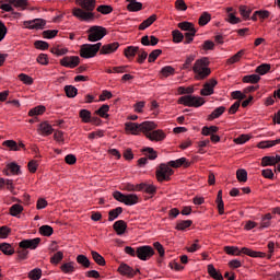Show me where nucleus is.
<instances>
[{"label": "nucleus", "mask_w": 280, "mask_h": 280, "mask_svg": "<svg viewBox=\"0 0 280 280\" xmlns=\"http://www.w3.org/2000/svg\"><path fill=\"white\" fill-rule=\"evenodd\" d=\"M75 5L72 10V15L75 16L79 21H84L85 23H91L95 21V7L97 5L96 0H74Z\"/></svg>", "instance_id": "nucleus-1"}, {"label": "nucleus", "mask_w": 280, "mask_h": 280, "mask_svg": "<svg viewBox=\"0 0 280 280\" xmlns=\"http://www.w3.org/2000/svg\"><path fill=\"white\" fill-rule=\"evenodd\" d=\"M209 65H211L209 57H201L195 61L192 66L195 80H207V78L211 75V68H209Z\"/></svg>", "instance_id": "nucleus-2"}, {"label": "nucleus", "mask_w": 280, "mask_h": 280, "mask_svg": "<svg viewBox=\"0 0 280 280\" xmlns=\"http://www.w3.org/2000/svg\"><path fill=\"white\" fill-rule=\"evenodd\" d=\"M224 252L226 253V255H232V256H235V257H240V255H247L248 257H254V258H262V257H266V254L261 253V252H256V250H253L250 248H247V247H243L240 249V247L237 246H225L224 247Z\"/></svg>", "instance_id": "nucleus-3"}, {"label": "nucleus", "mask_w": 280, "mask_h": 280, "mask_svg": "<svg viewBox=\"0 0 280 280\" xmlns=\"http://www.w3.org/2000/svg\"><path fill=\"white\" fill-rule=\"evenodd\" d=\"M177 104L188 106L189 108H200V106L205 104V98L200 96L185 95L178 98Z\"/></svg>", "instance_id": "nucleus-4"}, {"label": "nucleus", "mask_w": 280, "mask_h": 280, "mask_svg": "<svg viewBox=\"0 0 280 280\" xmlns=\"http://www.w3.org/2000/svg\"><path fill=\"white\" fill-rule=\"evenodd\" d=\"M100 49H102V43L84 44L80 48V56L81 58H85V59L95 58Z\"/></svg>", "instance_id": "nucleus-5"}, {"label": "nucleus", "mask_w": 280, "mask_h": 280, "mask_svg": "<svg viewBox=\"0 0 280 280\" xmlns=\"http://www.w3.org/2000/svg\"><path fill=\"white\" fill-rule=\"evenodd\" d=\"M113 198H115L118 202H122L127 207H132V205H137L139 202V196L135 194L125 195L119 190L113 192Z\"/></svg>", "instance_id": "nucleus-6"}, {"label": "nucleus", "mask_w": 280, "mask_h": 280, "mask_svg": "<svg viewBox=\"0 0 280 280\" xmlns=\"http://www.w3.org/2000/svg\"><path fill=\"white\" fill-rule=\"evenodd\" d=\"M88 40L90 43H97V40H102L106 36L107 31L104 26L94 25L88 30Z\"/></svg>", "instance_id": "nucleus-7"}, {"label": "nucleus", "mask_w": 280, "mask_h": 280, "mask_svg": "<svg viewBox=\"0 0 280 280\" xmlns=\"http://www.w3.org/2000/svg\"><path fill=\"white\" fill-rule=\"evenodd\" d=\"M174 174V170L170 166V164H160L159 168L155 172V176L159 183H163V180H170V177Z\"/></svg>", "instance_id": "nucleus-8"}, {"label": "nucleus", "mask_w": 280, "mask_h": 280, "mask_svg": "<svg viewBox=\"0 0 280 280\" xmlns=\"http://www.w3.org/2000/svg\"><path fill=\"white\" fill-rule=\"evenodd\" d=\"M137 257L141 261H148V259L154 257V248L150 245L140 246L137 248Z\"/></svg>", "instance_id": "nucleus-9"}, {"label": "nucleus", "mask_w": 280, "mask_h": 280, "mask_svg": "<svg viewBox=\"0 0 280 280\" xmlns=\"http://www.w3.org/2000/svg\"><path fill=\"white\" fill-rule=\"evenodd\" d=\"M215 86H218V80L210 79L203 84V88L200 90V95H202L203 97H209V95H213Z\"/></svg>", "instance_id": "nucleus-10"}, {"label": "nucleus", "mask_w": 280, "mask_h": 280, "mask_svg": "<svg viewBox=\"0 0 280 280\" xmlns=\"http://www.w3.org/2000/svg\"><path fill=\"white\" fill-rule=\"evenodd\" d=\"M61 67H66L68 69H75L78 65H80V57L78 56H70V57H63L60 59Z\"/></svg>", "instance_id": "nucleus-11"}, {"label": "nucleus", "mask_w": 280, "mask_h": 280, "mask_svg": "<svg viewBox=\"0 0 280 280\" xmlns=\"http://www.w3.org/2000/svg\"><path fill=\"white\" fill-rule=\"evenodd\" d=\"M40 244V238H31V240H23L19 243L20 248H30V250H36L38 245Z\"/></svg>", "instance_id": "nucleus-12"}, {"label": "nucleus", "mask_w": 280, "mask_h": 280, "mask_svg": "<svg viewBox=\"0 0 280 280\" xmlns=\"http://www.w3.org/2000/svg\"><path fill=\"white\" fill-rule=\"evenodd\" d=\"M47 23L43 19H35L24 22V27L27 30H43Z\"/></svg>", "instance_id": "nucleus-13"}, {"label": "nucleus", "mask_w": 280, "mask_h": 280, "mask_svg": "<svg viewBox=\"0 0 280 280\" xmlns=\"http://www.w3.org/2000/svg\"><path fill=\"white\" fill-rule=\"evenodd\" d=\"M116 49H119V43L114 42L110 44H105L101 46L100 54L101 56H108L109 54H115Z\"/></svg>", "instance_id": "nucleus-14"}, {"label": "nucleus", "mask_w": 280, "mask_h": 280, "mask_svg": "<svg viewBox=\"0 0 280 280\" xmlns=\"http://www.w3.org/2000/svg\"><path fill=\"white\" fill-rule=\"evenodd\" d=\"M118 272L120 275H122V277H128V278H132L137 275V272H139V269H132L130 266L126 265V264H121L118 267Z\"/></svg>", "instance_id": "nucleus-15"}, {"label": "nucleus", "mask_w": 280, "mask_h": 280, "mask_svg": "<svg viewBox=\"0 0 280 280\" xmlns=\"http://www.w3.org/2000/svg\"><path fill=\"white\" fill-rule=\"evenodd\" d=\"M159 125L154 121H143L140 124V132H143L145 137L152 132V130H156Z\"/></svg>", "instance_id": "nucleus-16"}, {"label": "nucleus", "mask_w": 280, "mask_h": 280, "mask_svg": "<svg viewBox=\"0 0 280 280\" xmlns=\"http://www.w3.org/2000/svg\"><path fill=\"white\" fill-rule=\"evenodd\" d=\"M37 132L38 135H42V137H49V135L54 133V127H51L49 122L44 121L39 124Z\"/></svg>", "instance_id": "nucleus-17"}, {"label": "nucleus", "mask_w": 280, "mask_h": 280, "mask_svg": "<svg viewBox=\"0 0 280 280\" xmlns=\"http://www.w3.org/2000/svg\"><path fill=\"white\" fill-rule=\"evenodd\" d=\"M167 136L165 135V132L162 129H158V130H153L150 133H147V139H149V141H163Z\"/></svg>", "instance_id": "nucleus-18"}, {"label": "nucleus", "mask_w": 280, "mask_h": 280, "mask_svg": "<svg viewBox=\"0 0 280 280\" xmlns=\"http://www.w3.org/2000/svg\"><path fill=\"white\" fill-rule=\"evenodd\" d=\"M191 162L187 158H180L174 161L168 162L170 167L178 168V167H189Z\"/></svg>", "instance_id": "nucleus-19"}, {"label": "nucleus", "mask_w": 280, "mask_h": 280, "mask_svg": "<svg viewBox=\"0 0 280 280\" xmlns=\"http://www.w3.org/2000/svg\"><path fill=\"white\" fill-rule=\"evenodd\" d=\"M125 130L129 135L137 136V135L141 133V129H140V124L139 122H126L125 124Z\"/></svg>", "instance_id": "nucleus-20"}, {"label": "nucleus", "mask_w": 280, "mask_h": 280, "mask_svg": "<svg viewBox=\"0 0 280 280\" xmlns=\"http://www.w3.org/2000/svg\"><path fill=\"white\" fill-rule=\"evenodd\" d=\"M277 163H280V155L264 156L262 160H261V166L262 167L277 165Z\"/></svg>", "instance_id": "nucleus-21"}, {"label": "nucleus", "mask_w": 280, "mask_h": 280, "mask_svg": "<svg viewBox=\"0 0 280 280\" xmlns=\"http://www.w3.org/2000/svg\"><path fill=\"white\" fill-rule=\"evenodd\" d=\"M113 229L116 231L117 235H124L126 229H128V223L124 220H118L114 223Z\"/></svg>", "instance_id": "nucleus-22"}, {"label": "nucleus", "mask_w": 280, "mask_h": 280, "mask_svg": "<svg viewBox=\"0 0 280 280\" xmlns=\"http://www.w3.org/2000/svg\"><path fill=\"white\" fill-rule=\"evenodd\" d=\"M280 144V138L276 139V140H265V141H260L257 144V148H259V150H266L268 148H275V145H279Z\"/></svg>", "instance_id": "nucleus-23"}, {"label": "nucleus", "mask_w": 280, "mask_h": 280, "mask_svg": "<svg viewBox=\"0 0 280 280\" xmlns=\"http://www.w3.org/2000/svg\"><path fill=\"white\" fill-rule=\"evenodd\" d=\"M139 191H144V194L154 195L156 194V186L154 184H139Z\"/></svg>", "instance_id": "nucleus-24"}, {"label": "nucleus", "mask_w": 280, "mask_h": 280, "mask_svg": "<svg viewBox=\"0 0 280 280\" xmlns=\"http://www.w3.org/2000/svg\"><path fill=\"white\" fill-rule=\"evenodd\" d=\"M244 54H246V50H238L235 55L226 60V65H235L236 62H240V60H242V58L244 57Z\"/></svg>", "instance_id": "nucleus-25"}, {"label": "nucleus", "mask_w": 280, "mask_h": 280, "mask_svg": "<svg viewBox=\"0 0 280 280\" xmlns=\"http://www.w3.org/2000/svg\"><path fill=\"white\" fill-rule=\"evenodd\" d=\"M225 112H226V107H224V106L217 107V108L208 116V119H209L210 121H213V119H218L219 117H222V115H224Z\"/></svg>", "instance_id": "nucleus-26"}, {"label": "nucleus", "mask_w": 280, "mask_h": 280, "mask_svg": "<svg viewBox=\"0 0 280 280\" xmlns=\"http://www.w3.org/2000/svg\"><path fill=\"white\" fill-rule=\"evenodd\" d=\"M79 117L83 124H91L94 119L91 117V110L89 109H81L79 112Z\"/></svg>", "instance_id": "nucleus-27"}, {"label": "nucleus", "mask_w": 280, "mask_h": 280, "mask_svg": "<svg viewBox=\"0 0 280 280\" xmlns=\"http://www.w3.org/2000/svg\"><path fill=\"white\" fill-rule=\"evenodd\" d=\"M208 275H210L214 280H224L222 273L220 271H217L213 265H208Z\"/></svg>", "instance_id": "nucleus-28"}, {"label": "nucleus", "mask_w": 280, "mask_h": 280, "mask_svg": "<svg viewBox=\"0 0 280 280\" xmlns=\"http://www.w3.org/2000/svg\"><path fill=\"white\" fill-rule=\"evenodd\" d=\"M259 80H261V77H259V74H249V75L243 77L242 79L244 84H257Z\"/></svg>", "instance_id": "nucleus-29"}, {"label": "nucleus", "mask_w": 280, "mask_h": 280, "mask_svg": "<svg viewBox=\"0 0 280 280\" xmlns=\"http://www.w3.org/2000/svg\"><path fill=\"white\" fill-rule=\"evenodd\" d=\"M60 270L65 275H71L72 272H75V262H73V261L66 262V264L61 265Z\"/></svg>", "instance_id": "nucleus-30"}, {"label": "nucleus", "mask_w": 280, "mask_h": 280, "mask_svg": "<svg viewBox=\"0 0 280 280\" xmlns=\"http://www.w3.org/2000/svg\"><path fill=\"white\" fill-rule=\"evenodd\" d=\"M124 213V208L117 207L116 209H113L108 212V221L113 222L119 218Z\"/></svg>", "instance_id": "nucleus-31"}, {"label": "nucleus", "mask_w": 280, "mask_h": 280, "mask_svg": "<svg viewBox=\"0 0 280 280\" xmlns=\"http://www.w3.org/2000/svg\"><path fill=\"white\" fill-rule=\"evenodd\" d=\"M155 21H156V14H152L139 25L138 30L140 31L148 30V27H150V25H152Z\"/></svg>", "instance_id": "nucleus-32"}, {"label": "nucleus", "mask_w": 280, "mask_h": 280, "mask_svg": "<svg viewBox=\"0 0 280 280\" xmlns=\"http://www.w3.org/2000/svg\"><path fill=\"white\" fill-rule=\"evenodd\" d=\"M50 51L54 56H66V54H69V49L61 45L54 46Z\"/></svg>", "instance_id": "nucleus-33"}, {"label": "nucleus", "mask_w": 280, "mask_h": 280, "mask_svg": "<svg viewBox=\"0 0 280 280\" xmlns=\"http://www.w3.org/2000/svg\"><path fill=\"white\" fill-rule=\"evenodd\" d=\"M218 130H220V128H218V126H205L201 129V135L203 137H211L212 135H215V132H218Z\"/></svg>", "instance_id": "nucleus-34"}, {"label": "nucleus", "mask_w": 280, "mask_h": 280, "mask_svg": "<svg viewBox=\"0 0 280 280\" xmlns=\"http://www.w3.org/2000/svg\"><path fill=\"white\" fill-rule=\"evenodd\" d=\"M215 202H217L219 215H224V200H222V190L218 191Z\"/></svg>", "instance_id": "nucleus-35"}, {"label": "nucleus", "mask_w": 280, "mask_h": 280, "mask_svg": "<svg viewBox=\"0 0 280 280\" xmlns=\"http://www.w3.org/2000/svg\"><path fill=\"white\" fill-rule=\"evenodd\" d=\"M238 11L244 21H248V19H250V14H253V9L246 5H241Z\"/></svg>", "instance_id": "nucleus-36"}, {"label": "nucleus", "mask_w": 280, "mask_h": 280, "mask_svg": "<svg viewBox=\"0 0 280 280\" xmlns=\"http://www.w3.org/2000/svg\"><path fill=\"white\" fill-rule=\"evenodd\" d=\"M128 12H141L143 10V3L131 1L129 2V5H127Z\"/></svg>", "instance_id": "nucleus-37"}, {"label": "nucleus", "mask_w": 280, "mask_h": 280, "mask_svg": "<svg viewBox=\"0 0 280 280\" xmlns=\"http://www.w3.org/2000/svg\"><path fill=\"white\" fill-rule=\"evenodd\" d=\"M176 73V69L172 66H165L161 69L160 74L162 78H170V75H174Z\"/></svg>", "instance_id": "nucleus-38"}, {"label": "nucleus", "mask_w": 280, "mask_h": 280, "mask_svg": "<svg viewBox=\"0 0 280 280\" xmlns=\"http://www.w3.org/2000/svg\"><path fill=\"white\" fill-rule=\"evenodd\" d=\"M108 110H110V106L102 105L95 113L96 115H98V117H102L103 119H108Z\"/></svg>", "instance_id": "nucleus-39"}, {"label": "nucleus", "mask_w": 280, "mask_h": 280, "mask_svg": "<svg viewBox=\"0 0 280 280\" xmlns=\"http://www.w3.org/2000/svg\"><path fill=\"white\" fill-rule=\"evenodd\" d=\"M210 21H211V14L209 12H203L199 16L198 24L200 25V27H205V25L210 23Z\"/></svg>", "instance_id": "nucleus-40"}, {"label": "nucleus", "mask_w": 280, "mask_h": 280, "mask_svg": "<svg viewBox=\"0 0 280 280\" xmlns=\"http://www.w3.org/2000/svg\"><path fill=\"white\" fill-rule=\"evenodd\" d=\"M91 255L97 266H106V259H104V257L101 256L100 253L92 250Z\"/></svg>", "instance_id": "nucleus-41"}, {"label": "nucleus", "mask_w": 280, "mask_h": 280, "mask_svg": "<svg viewBox=\"0 0 280 280\" xmlns=\"http://www.w3.org/2000/svg\"><path fill=\"white\" fill-rule=\"evenodd\" d=\"M21 213H23V207L21 205L14 203L10 208V215H12L13 218H18L19 215H21Z\"/></svg>", "instance_id": "nucleus-42"}, {"label": "nucleus", "mask_w": 280, "mask_h": 280, "mask_svg": "<svg viewBox=\"0 0 280 280\" xmlns=\"http://www.w3.org/2000/svg\"><path fill=\"white\" fill-rule=\"evenodd\" d=\"M77 262L83 266V268H91V260L85 255H78Z\"/></svg>", "instance_id": "nucleus-43"}, {"label": "nucleus", "mask_w": 280, "mask_h": 280, "mask_svg": "<svg viewBox=\"0 0 280 280\" xmlns=\"http://www.w3.org/2000/svg\"><path fill=\"white\" fill-rule=\"evenodd\" d=\"M236 178L238 183H246L248 180V172L244 168H240L236 171Z\"/></svg>", "instance_id": "nucleus-44"}, {"label": "nucleus", "mask_w": 280, "mask_h": 280, "mask_svg": "<svg viewBox=\"0 0 280 280\" xmlns=\"http://www.w3.org/2000/svg\"><path fill=\"white\" fill-rule=\"evenodd\" d=\"M40 235H44V237H51L54 235V228L50 225H42L39 228Z\"/></svg>", "instance_id": "nucleus-45"}, {"label": "nucleus", "mask_w": 280, "mask_h": 280, "mask_svg": "<svg viewBox=\"0 0 280 280\" xmlns=\"http://www.w3.org/2000/svg\"><path fill=\"white\" fill-rule=\"evenodd\" d=\"M139 51V46H129L125 49L126 58H135Z\"/></svg>", "instance_id": "nucleus-46"}, {"label": "nucleus", "mask_w": 280, "mask_h": 280, "mask_svg": "<svg viewBox=\"0 0 280 280\" xmlns=\"http://www.w3.org/2000/svg\"><path fill=\"white\" fill-rule=\"evenodd\" d=\"M45 110H46L45 106L43 105L36 106L28 112V117H36L38 115H43Z\"/></svg>", "instance_id": "nucleus-47"}, {"label": "nucleus", "mask_w": 280, "mask_h": 280, "mask_svg": "<svg viewBox=\"0 0 280 280\" xmlns=\"http://www.w3.org/2000/svg\"><path fill=\"white\" fill-rule=\"evenodd\" d=\"M194 60H196V55H188L185 59V62L182 66V69L184 71L191 69V65H192Z\"/></svg>", "instance_id": "nucleus-48"}, {"label": "nucleus", "mask_w": 280, "mask_h": 280, "mask_svg": "<svg viewBox=\"0 0 280 280\" xmlns=\"http://www.w3.org/2000/svg\"><path fill=\"white\" fill-rule=\"evenodd\" d=\"M8 170L11 172V176H19L21 174V166L14 162L7 164Z\"/></svg>", "instance_id": "nucleus-49"}, {"label": "nucleus", "mask_w": 280, "mask_h": 280, "mask_svg": "<svg viewBox=\"0 0 280 280\" xmlns=\"http://www.w3.org/2000/svg\"><path fill=\"white\" fill-rule=\"evenodd\" d=\"M43 277V270L40 268H35L28 272V279L39 280Z\"/></svg>", "instance_id": "nucleus-50"}, {"label": "nucleus", "mask_w": 280, "mask_h": 280, "mask_svg": "<svg viewBox=\"0 0 280 280\" xmlns=\"http://www.w3.org/2000/svg\"><path fill=\"white\" fill-rule=\"evenodd\" d=\"M194 222L191 220L178 221L175 229L176 231H185V229H189Z\"/></svg>", "instance_id": "nucleus-51"}, {"label": "nucleus", "mask_w": 280, "mask_h": 280, "mask_svg": "<svg viewBox=\"0 0 280 280\" xmlns=\"http://www.w3.org/2000/svg\"><path fill=\"white\" fill-rule=\"evenodd\" d=\"M2 145H4L5 148H9L13 152H19L20 150L19 143H16V141L14 140H5L2 142Z\"/></svg>", "instance_id": "nucleus-52"}, {"label": "nucleus", "mask_w": 280, "mask_h": 280, "mask_svg": "<svg viewBox=\"0 0 280 280\" xmlns=\"http://www.w3.org/2000/svg\"><path fill=\"white\" fill-rule=\"evenodd\" d=\"M177 27L183 32H190L191 30H196L194 23L191 22H180L177 24Z\"/></svg>", "instance_id": "nucleus-53"}, {"label": "nucleus", "mask_w": 280, "mask_h": 280, "mask_svg": "<svg viewBox=\"0 0 280 280\" xmlns=\"http://www.w3.org/2000/svg\"><path fill=\"white\" fill-rule=\"evenodd\" d=\"M0 250L1 253H3V255H12L14 253V249L12 248V245H10V243H1Z\"/></svg>", "instance_id": "nucleus-54"}, {"label": "nucleus", "mask_w": 280, "mask_h": 280, "mask_svg": "<svg viewBox=\"0 0 280 280\" xmlns=\"http://www.w3.org/2000/svg\"><path fill=\"white\" fill-rule=\"evenodd\" d=\"M270 63H261L256 68V73H258V75H266V73L270 71Z\"/></svg>", "instance_id": "nucleus-55"}, {"label": "nucleus", "mask_w": 280, "mask_h": 280, "mask_svg": "<svg viewBox=\"0 0 280 280\" xmlns=\"http://www.w3.org/2000/svg\"><path fill=\"white\" fill-rule=\"evenodd\" d=\"M200 49L202 51H213L215 49V43L213 40H205L203 44L200 46Z\"/></svg>", "instance_id": "nucleus-56"}, {"label": "nucleus", "mask_w": 280, "mask_h": 280, "mask_svg": "<svg viewBox=\"0 0 280 280\" xmlns=\"http://www.w3.org/2000/svg\"><path fill=\"white\" fill-rule=\"evenodd\" d=\"M19 80L23 82V84H26L27 86H32V84H34V79L25 73L19 74Z\"/></svg>", "instance_id": "nucleus-57"}, {"label": "nucleus", "mask_w": 280, "mask_h": 280, "mask_svg": "<svg viewBox=\"0 0 280 280\" xmlns=\"http://www.w3.org/2000/svg\"><path fill=\"white\" fill-rule=\"evenodd\" d=\"M142 152H148V158L150 161H155V159H158L159 156V153H156V151L154 150V148H150V147H147L144 149H142Z\"/></svg>", "instance_id": "nucleus-58"}, {"label": "nucleus", "mask_w": 280, "mask_h": 280, "mask_svg": "<svg viewBox=\"0 0 280 280\" xmlns=\"http://www.w3.org/2000/svg\"><path fill=\"white\" fill-rule=\"evenodd\" d=\"M65 92L67 97H75V95H78V89L73 85H66Z\"/></svg>", "instance_id": "nucleus-59"}, {"label": "nucleus", "mask_w": 280, "mask_h": 280, "mask_svg": "<svg viewBox=\"0 0 280 280\" xmlns=\"http://www.w3.org/2000/svg\"><path fill=\"white\" fill-rule=\"evenodd\" d=\"M272 220V214L267 213L260 222V229H268V226H270V221Z\"/></svg>", "instance_id": "nucleus-60"}, {"label": "nucleus", "mask_w": 280, "mask_h": 280, "mask_svg": "<svg viewBox=\"0 0 280 280\" xmlns=\"http://www.w3.org/2000/svg\"><path fill=\"white\" fill-rule=\"evenodd\" d=\"M10 3H12L14 8H20V10L27 8V0H10Z\"/></svg>", "instance_id": "nucleus-61"}, {"label": "nucleus", "mask_w": 280, "mask_h": 280, "mask_svg": "<svg viewBox=\"0 0 280 280\" xmlns=\"http://www.w3.org/2000/svg\"><path fill=\"white\" fill-rule=\"evenodd\" d=\"M163 54V50L155 49L152 52L149 54L148 62H155L156 58Z\"/></svg>", "instance_id": "nucleus-62"}, {"label": "nucleus", "mask_w": 280, "mask_h": 280, "mask_svg": "<svg viewBox=\"0 0 280 280\" xmlns=\"http://www.w3.org/2000/svg\"><path fill=\"white\" fill-rule=\"evenodd\" d=\"M37 62L38 65H43L44 67H47V65H49V57L47 56V54H39L37 56Z\"/></svg>", "instance_id": "nucleus-63"}, {"label": "nucleus", "mask_w": 280, "mask_h": 280, "mask_svg": "<svg viewBox=\"0 0 280 280\" xmlns=\"http://www.w3.org/2000/svg\"><path fill=\"white\" fill-rule=\"evenodd\" d=\"M96 10L101 14H110V12H113V7L106 5V4H101V5L97 7Z\"/></svg>", "instance_id": "nucleus-64"}]
</instances>
